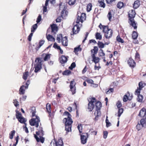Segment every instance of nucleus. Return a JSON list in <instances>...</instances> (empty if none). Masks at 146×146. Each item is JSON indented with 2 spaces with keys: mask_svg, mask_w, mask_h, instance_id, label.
Segmentation results:
<instances>
[{
  "mask_svg": "<svg viewBox=\"0 0 146 146\" xmlns=\"http://www.w3.org/2000/svg\"><path fill=\"white\" fill-rule=\"evenodd\" d=\"M127 64L131 68H134L136 66V63L134 60L131 58H129L127 61Z\"/></svg>",
  "mask_w": 146,
  "mask_h": 146,
  "instance_id": "f8f14e48",
  "label": "nucleus"
},
{
  "mask_svg": "<svg viewBox=\"0 0 146 146\" xmlns=\"http://www.w3.org/2000/svg\"><path fill=\"white\" fill-rule=\"evenodd\" d=\"M98 47L96 46H94V49L91 50V52H93V51H94V53L92 54H96L98 52Z\"/></svg>",
  "mask_w": 146,
  "mask_h": 146,
  "instance_id": "58836bf2",
  "label": "nucleus"
},
{
  "mask_svg": "<svg viewBox=\"0 0 146 146\" xmlns=\"http://www.w3.org/2000/svg\"><path fill=\"white\" fill-rule=\"evenodd\" d=\"M38 61V62L35 65V73H37L39 72L40 70L41 69L42 67V63H41L42 61L41 59V58H37L36 59L35 61L36 60Z\"/></svg>",
  "mask_w": 146,
  "mask_h": 146,
  "instance_id": "0eeeda50",
  "label": "nucleus"
},
{
  "mask_svg": "<svg viewBox=\"0 0 146 146\" xmlns=\"http://www.w3.org/2000/svg\"><path fill=\"white\" fill-rule=\"evenodd\" d=\"M113 92V88H110L108 90L107 89L106 91V93L107 94H108L111 92Z\"/></svg>",
  "mask_w": 146,
  "mask_h": 146,
  "instance_id": "5fc2aeb1",
  "label": "nucleus"
},
{
  "mask_svg": "<svg viewBox=\"0 0 146 146\" xmlns=\"http://www.w3.org/2000/svg\"><path fill=\"white\" fill-rule=\"evenodd\" d=\"M98 2L100 7L104 8L106 7V4L104 3V0H98Z\"/></svg>",
  "mask_w": 146,
  "mask_h": 146,
  "instance_id": "b1692460",
  "label": "nucleus"
},
{
  "mask_svg": "<svg viewBox=\"0 0 146 146\" xmlns=\"http://www.w3.org/2000/svg\"><path fill=\"white\" fill-rule=\"evenodd\" d=\"M138 115L143 118L146 117V110L145 108H143L140 110Z\"/></svg>",
  "mask_w": 146,
  "mask_h": 146,
  "instance_id": "2eb2a0df",
  "label": "nucleus"
},
{
  "mask_svg": "<svg viewBox=\"0 0 146 146\" xmlns=\"http://www.w3.org/2000/svg\"><path fill=\"white\" fill-rule=\"evenodd\" d=\"M38 27V24L36 23L32 26L31 27V32H34Z\"/></svg>",
  "mask_w": 146,
  "mask_h": 146,
  "instance_id": "473e14b6",
  "label": "nucleus"
},
{
  "mask_svg": "<svg viewBox=\"0 0 146 146\" xmlns=\"http://www.w3.org/2000/svg\"><path fill=\"white\" fill-rule=\"evenodd\" d=\"M80 28L78 25L76 24L72 28L73 34H76L80 31Z\"/></svg>",
  "mask_w": 146,
  "mask_h": 146,
  "instance_id": "f3484780",
  "label": "nucleus"
},
{
  "mask_svg": "<svg viewBox=\"0 0 146 146\" xmlns=\"http://www.w3.org/2000/svg\"><path fill=\"white\" fill-rule=\"evenodd\" d=\"M127 95H128L127 96V95H125L123 96V101L124 102H126L128 100H131V99H129V96L130 95L129 92H127Z\"/></svg>",
  "mask_w": 146,
  "mask_h": 146,
  "instance_id": "c756f323",
  "label": "nucleus"
},
{
  "mask_svg": "<svg viewBox=\"0 0 146 146\" xmlns=\"http://www.w3.org/2000/svg\"><path fill=\"white\" fill-rule=\"evenodd\" d=\"M76 0H69L68 3L70 5H74L76 2Z\"/></svg>",
  "mask_w": 146,
  "mask_h": 146,
  "instance_id": "3c124183",
  "label": "nucleus"
},
{
  "mask_svg": "<svg viewBox=\"0 0 146 146\" xmlns=\"http://www.w3.org/2000/svg\"><path fill=\"white\" fill-rule=\"evenodd\" d=\"M66 15V11L65 10H63L62 11L61 13V16L62 18L65 17Z\"/></svg>",
  "mask_w": 146,
  "mask_h": 146,
  "instance_id": "6e6d98bb",
  "label": "nucleus"
},
{
  "mask_svg": "<svg viewBox=\"0 0 146 146\" xmlns=\"http://www.w3.org/2000/svg\"><path fill=\"white\" fill-rule=\"evenodd\" d=\"M41 20V15H39L37 19L36 22L37 23H39Z\"/></svg>",
  "mask_w": 146,
  "mask_h": 146,
  "instance_id": "0e129e2a",
  "label": "nucleus"
},
{
  "mask_svg": "<svg viewBox=\"0 0 146 146\" xmlns=\"http://www.w3.org/2000/svg\"><path fill=\"white\" fill-rule=\"evenodd\" d=\"M126 5L125 3L123 2L120 1L118 2L117 4V7L119 9H121L124 7Z\"/></svg>",
  "mask_w": 146,
  "mask_h": 146,
  "instance_id": "412c9836",
  "label": "nucleus"
},
{
  "mask_svg": "<svg viewBox=\"0 0 146 146\" xmlns=\"http://www.w3.org/2000/svg\"><path fill=\"white\" fill-rule=\"evenodd\" d=\"M51 32L53 33V34H56V32L58 31V27L55 24H53L51 25Z\"/></svg>",
  "mask_w": 146,
  "mask_h": 146,
  "instance_id": "a211bd4d",
  "label": "nucleus"
},
{
  "mask_svg": "<svg viewBox=\"0 0 146 146\" xmlns=\"http://www.w3.org/2000/svg\"><path fill=\"white\" fill-rule=\"evenodd\" d=\"M95 38L97 40H101L102 38V35L100 33L97 32L95 35Z\"/></svg>",
  "mask_w": 146,
  "mask_h": 146,
  "instance_id": "7c9ffc66",
  "label": "nucleus"
},
{
  "mask_svg": "<svg viewBox=\"0 0 146 146\" xmlns=\"http://www.w3.org/2000/svg\"><path fill=\"white\" fill-rule=\"evenodd\" d=\"M140 5V1L139 0H136L134 2L133 4V7L134 9H136L139 7Z\"/></svg>",
  "mask_w": 146,
  "mask_h": 146,
  "instance_id": "393cba45",
  "label": "nucleus"
},
{
  "mask_svg": "<svg viewBox=\"0 0 146 146\" xmlns=\"http://www.w3.org/2000/svg\"><path fill=\"white\" fill-rule=\"evenodd\" d=\"M80 136L81 143L82 144H84L87 142V139L88 137V133H83L80 134Z\"/></svg>",
  "mask_w": 146,
  "mask_h": 146,
  "instance_id": "9d476101",
  "label": "nucleus"
},
{
  "mask_svg": "<svg viewBox=\"0 0 146 146\" xmlns=\"http://www.w3.org/2000/svg\"><path fill=\"white\" fill-rule=\"evenodd\" d=\"M31 112L32 113V117H34L35 115L36 108L35 107H32L31 108Z\"/></svg>",
  "mask_w": 146,
  "mask_h": 146,
  "instance_id": "e433bc0d",
  "label": "nucleus"
},
{
  "mask_svg": "<svg viewBox=\"0 0 146 146\" xmlns=\"http://www.w3.org/2000/svg\"><path fill=\"white\" fill-rule=\"evenodd\" d=\"M36 135L34 134V137L36 140L37 142H39L40 141L41 143H43L44 141V138L40 136V139L37 136V135H39L40 134V131H37L36 133Z\"/></svg>",
  "mask_w": 146,
  "mask_h": 146,
  "instance_id": "ddd939ff",
  "label": "nucleus"
},
{
  "mask_svg": "<svg viewBox=\"0 0 146 146\" xmlns=\"http://www.w3.org/2000/svg\"><path fill=\"white\" fill-rule=\"evenodd\" d=\"M19 121L21 123H23L25 125H26V123H25L26 120H25V118L23 117L19 118L18 119Z\"/></svg>",
  "mask_w": 146,
  "mask_h": 146,
  "instance_id": "c9c22d12",
  "label": "nucleus"
},
{
  "mask_svg": "<svg viewBox=\"0 0 146 146\" xmlns=\"http://www.w3.org/2000/svg\"><path fill=\"white\" fill-rule=\"evenodd\" d=\"M78 103L77 102H74L73 104V105L74 106V108L75 109H78Z\"/></svg>",
  "mask_w": 146,
  "mask_h": 146,
  "instance_id": "774afa93",
  "label": "nucleus"
},
{
  "mask_svg": "<svg viewBox=\"0 0 146 146\" xmlns=\"http://www.w3.org/2000/svg\"><path fill=\"white\" fill-rule=\"evenodd\" d=\"M53 145L54 146H64L63 141L61 139H58L57 141H55Z\"/></svg>",
  "mask_w": 146,
  "mask_h": 146,
  "instance_id": "6ab92c4d",
  "label": "nucleus"
},
{
  "mask_svg": "<svg viewBox=\"0 0 146 146\" xmlns=\"http://www.w3.org/2000/svg\"><path fill=\"white\" fill-rule=\"evenodd\" d=\"M80 45H79L78 47L75 48L74 50V52L75 53L78 52L79 51H81L82 50L81 48H80Z\"/></svg>",
  "mask_w": 146,
  "mask_h": 146,
  "instance_id": "49530a36",
  "label": "nucleus"
},
{
  "mask_svg": "<svg viewBox=\"0 0 146 146\" xmlns=\"http://www.w3.org/2000/svg\"><path fill=\"white\" fill-rule=\"evenodd\" d=\"M76 66V64L75 62H72L70 66L69 67V68L71 70H72L73 69L75 68Z\"/></svg>",
  "mask_w": 146,
  "mask_h": 146,
  "instance_id": "13d9d810",
  "label": "nucleus"
},
{
  "mask_svg": "<svg viewBox=\"0 0 146 146\" xmlns=\"http://www.w3.org/2000/svg\"><path fill=\"white\" fill-rule=\"evenodd\" d=\"M16 118L18 119L22 117L21 113L18 111H16Z\"/></svg>",
  "mask_w": 146,
  "mask_h": 146,
  "instance_id": "c03bdc74",
  "label": "nucleus"
},
{
  "mask_svg": "<svg viewBox=\"0 0 146 146\" xmlns=\"http://www.w3.org/2000/svg\"><path fill=\"white\" fill-rule=\"evenodd\" d=\"M97 44L100 49H102L105 47V44L100 41H98Z\"/></svg>",
  "mask_w": 146,
  "mask_h": 146,
  "instance_id": "cd10ccee",
  "label": "nucleus"
},
{
  "mask_svg": "<svg viewBox=\"0 0 146 146\" xmlns=\"http://www.w3.org/2000/svg\"><path fill=\"white\" fill-rule=\"evenodd\" d=\"M106 3L108 4L109 6H111L113 5V2H114L116 0H106Z\"/></svg>",
  "mask_w": 146,
  "mask_h": 146,
  "instance_id": "72a5a7b5",
  "label": "nucleus"
},
{
  "mask_svg": "<svg viewBox=\"0 0 146 146\" xmlns=\"http://www.w3.org/2000/svg\"><path fill=\"white\" fill-rule=\"evenodd\" d=\"M90 99V100L88 104V108L89 111H91L95 107L94 103L96 102V99L94 97L91 98Z\"/></svg>",
  "mask_w": 146,
  "mask_h": 146,
  "instance_id": "1a4fd4ad",
  "label": "nucleus"
},
{
  "mask_svg": "<svg viewBox=\"0 0 146 146\" xmlns=\"http://www.w3.org/2000/svg\"><path fill=\"white\" fill-rule=\"evenodd\" d=\"M96 109V111L94 114L96 116L94 120L95 121L97 120L99 117L101 115V113L100 111V109L102 107V104L101 102L99 101H96L94 103Z\"/></svg>",
  "mask_w": 146,
  "mask_h": 146,
  "instance_id": "20e7f679",
  "label": "nucleus"
},
{
  "mask_svg": "<svg viewBox=\"0 0 146 146\" xmlns=\"http://www.w3.org/2000/svg\"><path fill=\"white\" fill-rule=\"evenodd\" d=\"M71 73V72L70 71L67 70H66L65 71H64L62 73V74L63 75H68Z\"/></svg>",
  "mask_w": 146,
  "mask_h": 146,
  "instance_id": "4d7b16f0",
  "label": "nucleus"
},
{
  "mask_svg": "<svg viewBox=\"0 0 146 146\" xmlns=\"http://www.w3.org/2000/svg\"><path fill=\"white\" fill-rule=\"evenodd\" d=\"M142 127L141 124L140 123L139 124V123L136 126V129L138 131L140 130Z\"/></svg>",
  "mask_w": 146,
  "mask_h": 146,
  "instance_id": "e2e57ef3",
  "label": "nucleus"
},
{
  "mask_svg": "<svg viewBox=\"0 0 146 146\" xmlns=\"http://www.w3.org/2000/svg\"><path fill=\"white\" fill-rule=\"evenodd\" d=\"M63 115L67 116V118H65L63 120V123L64 124L65 130L66 133H68L72 131V124L73 121L71 118V115L67 111H65L63 113Z\"/></svg>",
  "mask_w": 146,
  "mask_h": 146,
  "instance_id": "f257e3e1",
  "label": "nucleus"
},
{
  "mask_svg": "<svg viewBox=\"0 0 146 146\" xmlns=\"http://www.w3.org/2000/svg\"><path fill=\"white\" fill-rule=\"evenodd\" d=\"M53 47L57 49H60V48L59 46L57 45V44L56 42H55L54 43Z\"/></svg>",
  "mask_w": 146,
  "mask_h": 146,
  "instance_id": "338daca9",
  "label": "nucleus"
},
{
  "mask_svg": "<svg viewBox=\"0 0 146 146\" xmlns=\"http://www.w3.org/2000/svg\"><path fill=\"white\" fill-rule=\"evenodd\" d=\"M68 41L67 37L66 36L63 38L61 40L62 45L64 46H67L68 45Z\"/></svg>",
  "mask_w": 146,
  "mask_h": 146,
  "instance_id": "4be33fe9",
  "label": "nucleus"
},
{
  "mask_svg": "<svg viewBox=\"0 0 146 146\" xmlns=\"http://www.w3.org/2000/svg\"><path fill=\"white\" fill-rule=\"evenodd\" d=\"M86 14L84 13H81L80 11H78L77 15L76 23L77 24L79 23L80 22L82 23L86 20Z\"/></svg>",
  "mask_w": 146,
  "mask_h": 146,
  "instance_id": "39448f33",
  "label": "nucleus"
},
{
  "mask_svg": "<svg viewBox=\"0 0 146 146\" xmlns=\"http://www.w3.org/2000/svg\"><path fill=\"white\" fill-rule=\"evenodd\" d=\"M92 6L91 3H89L86 6V11L87 12H89L92 10Z\"/></svg>",
  "mask_w": 146,
  "mask_h": 146,
  "instance_id": "f704fd0d",
  "label": "nucleus"
},
{
  "mask_svg": "<svg viewBox=\"0 0 146 146\" xmlns=\"http://www.w3.org/2000/svg\"><path fill=\"white\" fill-rule=\"evenodd\" d=\"M105 55V53L104 52L103 50L102 49L100 50L99 53V56L100 57L104 56Z\"/></svg>",
  "mask_w": 146,
  "mask_h": 146,
  "instance_id": "79ce46f5",
  "label": "nucleus"
},
{
  "mask_svg": "<svg viewBox=\"0 0 146 146\" xmlns=\"http://www.w3.org/2000/svg\"><path fill=\"white\" fill-rule=\"evenodd\" d=\"M137 94L135 93V94L138 95L137 98V101L139 102H142L143 99V97L142 95L140 94Z\"/></svg>",
  "mask_w": 146,
  "mask_h": 146,
  "instance_id": "bb28decb",
  "label": "nucleus"
},
{
  "mask_svg": "<svg viewBox=\"0 0 146 146\" xmlns=\"http://www.w3.org/2000/svg\"><path fill=\"white\" fill-rule=\"evenodd\" d=\"M77 128L79 130L80 133V134L81 133H82V125L80 124H79L77 126Z\"/></svg>",
  "mask_w": 146,
  "mask_h": 146,
  "instance_id": "de8ad7c7",
  "label": "nucleus"
},
{
  "mask_svg": "<svg viewBox=\"0 0 146 146\" xmlns=\"http://www.w3.org/2000/svg\"><path fill=\"white\" fill-rule=\"evenodd\" d=\"M63 38L62 34H60L59 35H58L56 38V40L58 41L57 42H60V40H61Z\"/></svg>",
  "mask_w": 146,
  "mask_h": 146,
  "instance_id": "a18cd8bd",
  "label": "nucleus"
},
{
  "mask_svg": "<svg viewBox=\"0 0 146 146\" xmlns=\"http://www.w3.org/2000/svg\"><path fill=\"white\" fill-rule=\"evenodd\" d=\"M108 132L107 131H103V137L104 139H106L107 136Z\"/></svg>",
  "mask_w": 146,
  "mask_h": 146,
  "instance_id": "69168bd1",
  "label": "nucleus"
},
{
  "mask_svg": "<svg viewBox=\"0 0 146 146\" xmlns=\"http://www.w3.org/2000/svg\"><path fill=\"white\" fill-rule=\"evenodd\" d=\"M107 17H108L109 21H111V20L112 17V15L111 14V11L109 12L108 14L107 15Z\"/></svg>",
  "mask_w": 146,
  "mask_h": 146,
  "instance_id": "052dcab7",
  "label": "nucleus"
},
{
  "mask_svg": "<svg viewBox=\"0 0 146 146\" xmlns=\"http://www.w3.org/2000/svg\"><path fill=\"white\" fill-rule=\"evenodd\" d=\"M116 39L117 41L118 42L121 43H123L124 42L123 40L120 37L119 35H118L117 36Z\"/></svg>",
  "mask_w": 146,
  "mask_h": 146,
  "instance_id": "a19ab883",
  "label": "nucleus"
},
{
  "mask_svg": "<svg viewBox=\"0 0 146 146\" xmlns=\"http://www.w3.org/2000/svg\"><path fill=\"white\" fill-rule=\"evenodd\" d=\"M46 108L47 111L49 113V115H50L51 113V105L48 103H47L46 104Z\"/></svg>",
  "mask_w": 146,
  "mask_h": 146,
  "instance_id": "5701e85b",
  "label": "nucleus"
},
{
  "mask_svg": "<svg viewBox=\"0 0 146 146\" xmlns=\"http://www.w3.org/2000/svg\"><path fill=\"white\" fill-rule=\"evenodd\" d=\"M50 1V3L51 4H53L54 3L55 0H46L45 6L47 7L48 5V2Z\"/></svg>",
  "mask_w": 146,
  "mask_h": 146,
  "instance_id": "09e8293b",
  "label": "nucleus"
},
{
  "mask_svg": "<svg viewBox=\"0 0 146 146\" xmlns=\"http://www.w3.org/2000/svg\"><path fill=\"white\" fill-rule=\"evenodd\" d=\"M15 133V130H13L11 131L10 133H9V138L11 139H12L13 138V136L14 135Z\"/></svg>",
  "mask_w": 146,
  "mask_h": 146,
  "instance_id": "37998d69",
  "label": "nucleus"
},
{
  "mask_svg": "<svg viewBox=\"0 0 146 146\" xmlns=\"http://www.w3.org/2000/svg\"><path fill=\"white\" fill-rule=\"evenodd\" d=\"M76 83L74 79H73L70 82L69 87L70 91L72 92V95H74L76 92Z\"/></svg>",
  "mask_w": 146,
  "mask_h": 146,
  "instance_id": "6e6552de",
  "label": "nucleus"
},
{
  "mask_svg": "<svg viewBox=\"0 0 146 146\" xmlns=\"http://www.w3.org/2000/svg\"><path fill=\"white\" fill-rule=\"evenodd\" d=\"M29 75V72L28 71H26V70L23 74V78L25 80H26L27 77H28Z\"/></svg>",
  "mask_w": 146,
  "mask_h": 146,
  "instance_id": "2f4dec72",
  "label": "nucleus"
},
{
  "mask_svg": "<svg viewBox=\"0 0 146 146\" xmlns=\"http://www.w3.org/2000/svg\"><path fill=\"white\" fill-rule=\"evenodd\" d=\"M138 34L136 32L133 31L132 34V38L133 39L135 40L137 39L138 36Z\"/></svg>",
  "mask_w": 146,
  "mask_h": 146,
  "instance_id": "c85d7f7f",
  "label": "nucleus"
},
{
  "mask_svg": "<svg viewBox=\"0 0 146 146\" xmlns=\"http://www.w3.org/2000/svg\"><path fill=\"white\" fill-rule=\"evenodd\" d=\"M91 56L92 58V62H94L96 64L99 62L100 59L99 57H96V54H92Z\"/></svg>",
  "mask_w": 146,
  "mask_h": 146,
  "instance_id": "dca6fc26",
  "label": "nucleus"
},
{
  "mask_svg": "<svg viewBox=\"0 0 146 146\" xmlns=\"http://www.w3.org/2000/svg\"><path fill=\"white\" fill-rule=\"evenodd\" d=\"M117 107L118 108H120L122 106V104L121 102L119 101H118L116 104Z\"/></svg>",
  "mask_w": 146,
  "mask_h": 146,
  "instance_id": "680f3d73",
  "label": "nucleus"
},
{
  "mask_svg": "<svg viewBox=\"0 0 146 146\" xmlns=\"http://www.w3.org/2000/svg\"><path fill=\"white\" fill-rule=\"evenodd\" d=\"M35 117V118H33L30 120L29 123L31 126H35L36 128H37L39 126V123L40 121V120L38 116L36 115Z\"/></svg>",
  "mask_w": 146,
  "mask_h": 146,
  "instance_id": "423d86ee",
  "label": "nucleus"
},
{
  "mask_svg": "<svg viewBox=\"0 0 146 146\" xmlns=\"http://www.w3.org/2000/svg\"><path fill=\"white\" fill-rule=\"evenodd\" d=\"M118 117H120L121 114L123 113L124 110L123 108H118Z\"/></svg>",
  "mask_w": 146,
  "mask_h": 146,
  "instance_id": "ea45409f",
  "label": "nucleus"
},
{
  "mask_svg": "<svg viewBox=\"0 0 146 146\" xmlns=\"http://www.w3.org/2000/svg\"><path fill=\"white\" fill-rule=\"evenodd\" d=\"M46 55L44 58L45 61H47L50 58V54H45Z\"/></svg>",
  "mask_w": 146,
  "mask_h": 146,
  "instance_id": "8fccbe9b",
  "label": "nucleus"
},
{
  "mask_svg": "<svg viewBox=\"0 0 146 146\" xmlns=\"http://www.w3.org/2000/svg\"><path fill=\"white\" fill-rule=\"evenodd\" d=\"M27 88H26L25 87V86L24 85L22 86L20 88L19 91V94L20 95H23L25 94V90Z\"/></svg>",
  "mask_w": 146,
  "mask_h": 146,
  "instance_id": "aec40b11",
  "label": "nucleus"
},
{
  "mask_svg": "<svg viewBox=\"0 0 146 146\" xmlns=\"http://www.w3.org/2000/svg\"><path fill=\"white\" fill-rule=\"evenodd\" d=\"M68 58V56L62 55L59 59L60 62L62 64H64L66 63Z\"/></svg>",
  "mask_w": 146,
  "mask_h": 146,
  "instance_id": "4468645a",
  "label": "nucleus"
},
{
  "mask_svg": "<svg viewBox=\"0 0 146 146\" xmlns=\"http://www.w3.org/2000/svg\"><path fill=\"white\" fill-rule=\"evenodd\" d=\"M46 38L49 41H54L55 39L51 35L49 34L46 36Z\"/></svg>",
  "mask_w": 146,
  "mask_h": 146,
  "instance_id": "4c0bfd02",
  "label": "nucleus"
},
{
  "mask_svg": "<svg viewBox=\"0 0 146 146\" xmlns=\"http://www.w3.org/2000/svg\"><path fill=\"white\" fill-rule=\"evenodd\" d=\"M27 98V96L25 95L23 96L22 98H20L19 99L20 103H21L22 101H25L26 100Z\"/></svg>",
  "mask_w": 146,
  "mask_h": 146,
  "instance_id": "603ef678",
  "label": "nucleus"
},
{
  "mask_svg": "<svg viewBox=\"0 0 146 146\" xmlns=\"http://www.w3.org/2000/svg\"><path fill=\"white\" fill-rule=\"evenodd\" d=\"M136 14L135 10L133 9L129 10L128 14V23L131 26L134 28V29H136L137 28L136 24L134 19Z\"/></svg>",
  "mask_w": 146,
  "mask_h": 146,
  "instance_id": "f03ea898",
  "label": "nucleus"
},
{
  "mask_svg": "<svg viewBox=\"0 0 146 146\" xmlns=\"http://www.w3.org/2000/svg\"><path fill=\"white\" fill-rule=\"evenodd\" d=\"M13 103L15 105V106L16 107H17L19 105V102L17 101V99H15L13 100Z\"/></svg>",
  "mask_w": 146,
  "mask_h": 146,
  "instance_id": "bf43d9fd",
  "label": "nucleus"
},
{
  "mask_svg": "<svg viewBox=\"0 0 146 146\" xmlns=\"http://www.w3.org/2000/svg\"><path fill=\"white\" fill-rule=\"evenodd\" d=\"M145 83L143 81L140 82L138 84L139 87L137 88V89L135 90V93L137 94L140 93V91L142 88L145 86Z\"/></svg>",
  "mask_w": 146,
  "mask_h": 146,
  "instance_id": "9b49d317",
  "label": "nucleus"
},
{
  "mask_svg": "<svg viewBox=\"0 0 146 146\" xmlns=\"http://www.w3.org/2000/svg\"><path fill=\"white\" fill-rule=\"evenodd\" d=\"M108 117L107 116L106 117V126L107 127H108L111 125V123L109 122L108 119Z\"/></svg>",
  "mask_w": 146,
  "mask_h": 146,
  "instance_id": "864d4df0",
  "label": "nucleus"
},
{
  "mask_svg": "<svg viewBox=\"0 0 146 146\" xmlns=\"http://www.w3.org/2000/svg\"><path fill=\"white\" fill-rule=\"evenodd\" d=\"M140 124L142 127H145L146 126V117L143 118L140 121Z\"/></svg>",
  "mask_w": 146,
  "mask_h": 146,
  "instance_id": "a878e982",
  "label": "nucleus"
},
{
  "mask_svg": "<svg viewBox=\"0 0 146 146\" xmlns=\"http://www.w3.org/2000/svg\"><path fill=\"white\" fill-rule=\"evenodd\" d=\"M99 27L101 30L102 29V32L104 34V36L107 39H109L112 36L113 32L112 30L109 28L107 25H102L100 23Z\"/></svg>",
  "mask_w": 146,
  "mask_h": 146,
  "instance_id": "7ed1b4c3",
  "label": "nucleus"
}]
</instances>
